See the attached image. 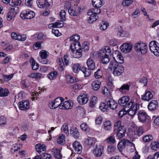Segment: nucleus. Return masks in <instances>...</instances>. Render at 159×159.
Segmentation results:
<instances>
[{"label": "nucleus", "mask_w": 159, "mask_h": 159, "mask_svg": "<svg viewBox=\"0 0 159 159\" xmlns=\"http://www.w3.org/2000/svg\"><path fill=\"white\" fill-rule=\"evenodd\" d=\"M65 135L62 134L59 136L57 140V142L58 144L63 145L65 143Z\"/></svg>", "instance_id": "nucleus-32"}, {"label": "nucleus", "mask_w": 159, "mask_h": 159, "mask_svg": "<svg viewBox=\"0 0 159 159\" xmlns=\"http://www.w3.org/2000/svg\"><path fill=\"white\" fill-rule=\"evenodd\" d=\"M39 60L40 62L43 64H47L50 63V62L47 59V58H41Z\"/></svg>", "instance_id": "nucleus-61"}, {"label": "nucleus", "mask_w": 159, "mask_h": 159, "mask_svg": "<svg viewBox=\"0 0 159 159\" xmlns=\"http://www.w3.org/2000/svg\"><path fill=\"white\" fill-rule=\"evenodd\" d=\"M87 13L88 15L90 16L88 20L89 23H92L98 19V17L97 15L93 14L92 12L89 11H88Z\"/></svg>", "instance_id": "nucleus-18"}, {"label": "nucleus", "mask_w": 159, "mask_h": 159, "mask_svg": "<svg viewBox=\"0 0 159 159\" xmlns=\"http://www.w3.org/2000/svg\"><path fill=\"white\" fill-rule=\"evenodd\" d=\"M108 26V23L106 21H102L100 27V30H105L107 29Z\"/></svg>", "instance_id": "nucleus-45"}, {"label": "nucleus", "mask_w": 159, "mask_h": 159, "mask_svg": "<svg viewBox=\"0 0 159 159\" xmlns=\"http://www.w3.org/2000/svg\"><path fill=\"white\" fill-rule=\"evenodd\" d=\"M128 109H125V108H123L118 113V116L120 117H122L124 115L126 114L127 113H128Z\"/></svg>", "instance_id": "nucleus-39"}, {"label": "nucleus", "mask_w": 159, "mask_h": 159, "mask_svg": "<svg viewBox=\"0 0 159 159\" xmlns=\"http://www.w3.org/2000/svg\"><path fill=\"white\" fill-rule=\"evenodd\" d=\"M126 131V130L125 126L122 125V126L119 127L118 129H117L116 135L118 138H122L125 135Z\"/></svg>", "instance_id": "nucleus-14"}, {"label": "nucleus", "mask_w": 159, "mask_h": 159, "mask_svg": "<svg viewBox=\"0 0 159 159\" xmlns=\"http://www.w3.org/2000/svg\"><path fill=\"white\" fill-rule=\"evenodd\" d=\"M49 54V52L45 50H42L39 52V55L41 58H47Z\"/></svg>", "instance_id": "nucleus-36"}, {"label": "nucleus", "mask_w": 159, "mask_h": 159, "mask_svg": "<svg viewBox=\"0 0 159 159\" xmlns=\"http://www.w3.org/2000/svg\"><path fill=\"white\" fill-rule=\"evenodd\" d=\"M116 147L114 146L109 145L107 148V151L109 154L115 151Z\"/></svg>", "instance_id": "nucleus-54"}, {"label": "nucleus", "mask_w": 159, "mask_h": 159, "mask_svg": "<svg viewBox=\"0 0 159 159\" xmlns=\"http://www.w3.org/2000/svg\"><path fill=\"white\" fill-rule=\"evenodd\" d=\"M141 45H143V46L142 47V46H141V47L139 52H141L142 54H145L147 52L148 49L147 46L145 43H141Z\"/></svg>", "instance_id": "nucleus-35"}, {"label": "nucleus", "mask_w": 159, "mask_h": 159, "mask_svg": "<svg viewBox=\"0 0 159 159\" xmlns=\"http://www.w3.org/2000/svg\"><path fill=\"white\" fill-rule=\"evenodd\" d=\"M70 133L71 135L75 139H77L79 137V134L76 129H70Z\"/></svg>", "instance_id": "nucleus-28"}, {"label": "nucleus", "mask_w": 159, "mask_h": 159, "mask_svg": "<svg viewBox=\"0 0 159 159\" xmlns=\"http://www.w3.org/2000/svg\"><path fill=\"white\" fill-rule=\"evenodd\" d=\"M35 16L34 12L29 10H24L22 11L20 16L23 19H31Z\"/></svg>", "instance_id": "nucleus-6"}, {"label": "nucleus", "mask_w": 159, "mask_h": 159, "mask_svg": "<svg viewBox=\"0 0 159 159\" xmlns=\"http://www.w3.org/2000/svg\"><path fill=\"white\" fill-rule=\"evenodd\" d=\"M91 69L89 68H87L84 67H82L81 69V71L84 74L85 77H88L91 75Z\"/></svg>", "instance_id": "nucleus-26"}, {"label": "nucleus", "mask_w": 159, "mask_h": 159, "mask_svg": "<svg viewBox=\"0 0 159 159\" xmlns=\"http://www.w3.org/2000/svg\"><path fill=\"white\" fill-rule=\"evenodd\" d=\"M100 7H94L89 10L88 11L92 12L93 14L98 15L100 14L101 12Z\"/></svg>", "instance_id": "nucleus-33"}, {"label": "nucleus", "mask_w": 159, "mask_h": 159, "mask_svg": "<svg viewBox=\"0 0 159 159\" xmlns=\"http://www.w3.org/2000/svg\"><path fill=\"white\" fill-rule=\"evenodd\" d=\"M80 39V36L78 34H75L70 37V39L72 42H71L70 48L72 52H73L74 50V47H75V48H76V42L79 40Z\"/></svg>", "instance_id": "nucleus-8"}, {"label": "nucleus", "mask_w": 159, "mask_h": 159, "mask_svg": "<svg viewBox=\"0 0 159 159\" xmlns=\"http://www.w3.org/2000/svg\"><path fill=\"white\" fill-rule=\"evenodd\" d=\"M7 122L6 118L3 116H0V125H4L6 124Z\"/></svg>", "instance_id": "nucleus-53"}, {"label": "nucleus", "mask_w": 159, "mask_h": 159, "mask_svg": "<svg viewBox=\"0 0 159 159\" xmlns=\"http://www.w3.org/2000/svg\"><path fill=\"white\" fill-rule=\"evenodd\" d=\"M52 152L54 156L58 159H61L62 155L61 153L60 150L58 149H53Z\"/></svg>", "instance_id": "nucleus-23"}, {"label": "nucleus", "mask_w": 159, "mask_h": 159, "mask_svg": "<svg viewBox=\"0 0 159 159\" xmlns=\"http://www.w3.org/2000/svg\"><path fill=\"white\" fill-rule=\"evenodd\" d=\"M81 128L85 131H87L89 130L88 127L86 124L84 123L82 124L80 126Z\"/></svg>", "instance_id": "nucleus-60"}, {"label": "nucleus", "mask_w": 159, "mask_h": 159, "mask_svg": "<svg viewBox=\"0 0 159 159\" xmlns=\"http://www.w3.org/2000/svg\"><path fill=\"white\" fill-rule=\"evenodd\" d=\"M73 147L77 153L80 154L82 152V148L79 142L77 141H75L73 143Z\"/></svg>", "instance_id": "nucleus-16"}, {"label": "nucleus", "mask_w": 159, "mask_h": 159, "mask_svg": "<svg viewBox=\"0 0 159 159\" xmlns=\"http://www.w3.org/2000/svg\"><path fill=\"white\" fill-rule=\"evenodd\" d=\"M139 43L138 42L135 44L134 48L135 51L137 52H139L140 50V49L141 48V46H142V47L143 46V45H141V43Z\"/></svg>", "instance_id": "nucleus-51"}, {"label": "nucleus", "mask_w": 159, "mask_h": 159, "mask_svg": "<svg viewBox=\"0 0 159 159\" xmlns=\"http://www.w3.org/2000/svg\"><path fill=\"white\" fill-rule=\"evenodd\" d=\"M61 129L64 131L67 134H69V130L68 125L66 124L65 123L61 128Z\"/></svg>", "instance_id": "nucleus-48"}, {"label": "nucleus", "mask_w": 159, "mask_h": 159, "mask_svg": "<svg viewBox=\"0 0 159 159\" xmlns=\"http://www.w3.org/2000/svg\"><path fill=\"white\" fill-rule=\"evenodd\" d=\"M45 0H37V3L38 6L40 8H43L45 7Z\"/></svg>", "instance_id": "nucleus-43"}, {"label": "nucleus", "mask_w": 159, "mask_h": 159, "mask_svg": "<svg viewBox=\"0 0 159 159\" xmlns=\"http://www.w3.org/2000/svg\"><path fill=\"white\" fill-rule=\"evenodd\" d=\"M153 137L151 134L145 136L143 138V141L145 142H148L153 139Z\"/></svg>", "instance_id": "nucleus-42"}, {"label": "nucleus", "mask_w": 159, "mask_h": 159, "mask_svg": "<svg viewBox=\"0 0 159 159\" xmlns=\"http://www.w3.org/2000/svg\"><path fill=\"white\" fill-rule=\"evenodd\" d=\"M138 115V119L140 121L144 123L148 121V116L145 112L140 111Z\"/></svg>", "instance_id": "nucleus-9"}, {"label": "nucleus", "mask_w": 159, "mask_h": 159, "mask_svg": "<svg viewBox=\"0 0 159 159\" xmlns=\"http://www.w3.org/2000/svg\"><path fill=\"white\" fill-rule=\"evenodd\" d=\"M62 21H57L54 23L55 27V28H61L64 25V22Z\"/></svg>", "instance_id": "nucleus-47"}, {"label": "nucleus", "mask_w": 159, "mask_h": 159, "mask_svg": "<svg viewBox=\"0 0 159 159\" xmlns=\"http://www.w3.org/2000/svg\"><path fill=\"white\" fill-rule=\"evenodd\" d=\"M68 12L70 15L73 16H76L80 14L79 11H76L71 7L69 8Z\"/></svg>", "instance_id": "nucleus-37"}, {"label": "nucleus", "mask_w": 159, "mask_h": 159, "mask_svg": "<svg viewBox=\"0 0 159 159\" xmlns=\"http://www.w3.org/2000/svg\"><path fill=\"white\" fill-rule=\"evenodd\" d=\"M88 100V98L86 95H80L77 98L78 102L81 104H86Z\"/></svg>", "instance_id": "nucleus-17"}, {"label": "nucleus", "mask_w": 159, "mask_h": 159, "mask_svg": "<svg viewBox=\"0 0 159 159\" xmlns=\"http://www.w3.org/2000/svg\"><path fill=\"white\" fill-rule=\"evenodd\" d=\"M139 82L143 84L144 86H145L147 84V79L145 77H143L139 80Z\"/></svg>", "instance_id": "nucleus-58"}, {"label": "nucleus", "mask_w": 159, "mask_h": 159, "mask_svg": "<svg viewBox=\"0 0 159 159\" xmlns=\"http://www.w3.org/2000/svg\"><path fill=\"white\" fill-rule=\"evenodd\" d=\"M97 98L95 96H93L91 99L89 106L91 107H93L96 103Z\"/></svg>", "instance_id": "nucleus-46"}, {"label": "nucleus", "mask_w": 159, "mask_h": 159, "mask_svg": "<svg viewBox=\"0 0 159 159\" xmlns=\"http://www.w3.org/2000/svg\"><path fill=\"white\" fill-rule=\"evenodd\" d=\"M121 54V53L120 52L117 50L113 52L112 54V56L114 59V61H116V59L118 58V57Z\"/></svg>", "instance_id": "nucleus-40"}, {"label": "nucleus", "mask_w": 159, "mask_h": 159, "mask_svg": "<svg viewBox=\"0 0 159 159\" xmlns=\"http://www.w3.org/2000/svg\"><path fill=\"white\" fill-rule=\"evenodd\" d=\"M84 144L89 148L92 146L93 147L94 145H96L95 140L92 138L89 137L85 141Z\"/></svg>", "instance_id": "nucleus-19"}, {"label": "nucleus", "mask_w": 159, "mask_h": 159, "mask_svg": "<svg viewBox=\"0 0 159 159\" xmlns=\"http://www.w3.org/2000/svg\"><path fill=\"white\" fill-rule=\"evenodd\" d=\"M42 42L39 41V42H37L35 43L33 46V48L35 50L39 49V48L41 47V43Z\"/></svg>", "instance_id": "nucleus-59"}, {"label": "nucleus", "mask_w": 159, "mask_h": 159, "mask_svg": "<svg viewBox=\"0 0 159 159\" xmlns=\"http://www.w3.org/2000/svg\"><path fill=\"white\" fill-rule=\"evenodd\" d=\"M57 75L56 71H53L51 72L48 75V77L50 80H53L56 78Z\"/></svg>", "instance_id": "nucleus-34"}, {"label": "nucleus", "mask_w": 159, "mask_h": 159, "mask_svg": "<svg viewBox=\"0 0 159 159\" xmlns=\"http://www.w3.org/2000/svg\"><path fill=\"white\" fill-rule=\"evenodd\" d=\"M102 93L105 95H110L111 92L110 90L107 88L105 87L103 90H102Z\"/></svg>", "instance_id": "nucleus-57"}, {"label": "nucleus", "mask_w": 159, "mask_h": 159, "mask_svg": "<svg viewBox=\"0 0 159 159\" xmlns=\"http://www.w3.org/2000/svg\"><path fill=\"white\" fill-rule=\"evenodd\" d=\"M19 108L20 109L24 110L29 108V101L28 100L22 101L18 103Z\"/></svg>", "instance_id": "nucleus-13"}, {"label": "nucleus", "mask_w": 159, "mask_h": 159, "mask_svg": "<svg viewBox=\"0 0 159 159\" xmlns=\"http://www.w3.org/2000/svg\"><path fill=\"white\" fill-rule=\"evenodd\" d=\"M93 148L94 150H93V153L96 156L100 157L103 153V147L100 146L98 148L97 144H96L95 145H94Z\"/></svg>", "instance_id": "nucleus-10"}, {"label": "nucleus", "mask_w": 159, "mask_h": 159, "mask_svg": "<svg viewBox=\"0 0 159 159\" xmlns=\"http://www.w3.org/2000/svg\"><path fill=\"white\" fill-rule=\"evenodd\" d=\"M87 64L88 68L91 70H93L95 67V64L93 60L91 59H89L87 61Z\"/></svg>", "instance_id": "nucleus-24"}, {"label": "nucleus", "mask_w": 159, "mask_h": 159, "mask_svg": "<svg viewBox=\"0 0 159 159\" xmlns=\"http://www.w3.org/2000/svg\"><path fill=\"white\" fill-rule=\"evenodd\" d=\"M103 125L104 129L106 130H109L111 128V122L109 120L105 121Z\"/></svg>", "instance_id": "nucleus-31"}, {"label": "nucleus", "mask_w": 159, "mask_h": 159, "mask_svg": "<svg viewBox=\"0 0 159 159\" xmlns=\"http://www.w3.org/2000/svg\"><path fill=\"white\" fill-rule=\"evenodd\" d=\"M148 109L150 111H154L158 108V102L156 100H152L148 104Z\"/></svg>", "instance_id": "nucleus-15"}, {"label": "nucleus", "mask_w": 159, "mask_h": 159, "mask_svg": "<svg viewBox=\"0 0 159 159\" xmlns=\"http://www.w3.org/2000/svg\"><path fill=\"white\" fill-rule=\"evenodd\" d=\"M43 159H52V157L50 154L45 153L43 157Z\"/></svg>", "instance_id": "nucleus-64"}, {"label": "nucleus", "mask_w": 159, "mask_h": 159, "mask_svg": "<svg viewBox=\"0 0 159 159\" xmlns=\"http://www.w3.org/2000/svg\"><path fill=\"white\" fill-rule=\"evenodd\" d=\"M9 93L8 90L6 88L4 89L2 87H0V96L6 97L8 95Z\"/></svg>", "instance_id": "nucleus-27"}, {"label": "nucleus", "mask_w": 159, "mask_h": 159, "mask_svg": "<svg viewBox=\"0 0 159 159\" xmlns=\"http://www.w3.org/2000/svg\"><path fill=\"white\" fill-rule=\"evenodd\" d=\"M111 51L109 47L105 46L99 51L98 56L103 64H106L109 62L111 57Z\"/></svg>", "instance_id": "nucleus-2"}, {"label": "nucleus", "mask_w": 159, "mask_h": 159, "mask_svg": "<svg viewBox=\"0 0 159 159\" xmlns=\"http://www.w3.org/2000/svg\"><path fill=\"white\" fill-rule=\"evenodd\" d=\"M82 68L79 64H74L72 66L73 71L74 73L77 74L79 71H81Z\"/></svg>", "instance_id": "nucleus-29"}, {"label": "nucleus", "mask_w": 159, "mask_h": 159, "mask_svg": "<svg viewBox=\"0 0 159 159\" xmlns=\"http://www.w3.org/2000/svg\"><path fill=\"white\" fill-rule=\"evenodd\" d=\"M72 106V103L70 102L69 101H66L63 103L61 108V109L68 110L71 109Z\"/></svg>", "instance_id": "nucleus-21"}, {"label": "nucleus", "mask_w": 159, "mask_h": 159, "mask_svg": "<svg viewBox=\"0 0 159 159\" xmlns=\"http://www.w3.org/2000/svg\"><path fill=\"white\" fill-rule=\"evenodd\" d=\"M129 85L127 84H124L122 85L121 88L119 89V90L123 92V91H128L129 90Z\"/></svg>", "instance_id": "nucleus-38"}, {"label": "nucleus", "mask_w": 159, "mask_h": 159, "mask_svg": "<svg viewBox=\"0 0 159 159\" xmlns=\"http://www.w3.org/2000/svg\"><path fill=\"white\" fill-rule=\"evenodd\" d=\"M158 43L155 41L151 42L149 44V48L151 51L153 50L157 46Z\"/></svg>", "instance_id": "nucleus-41"}, {"label": "nucleus", "mask_w": 159, "mask_h": 159, "mask_svg": "<svg viewBox=\"0 0 159 159\" xmlns=\"http://www.w3.org/2000/svg\"><path fill=\"white\" fill-rule=\"evenodd\" d=\"M136 134L139 136L142 135L143 133V130L142 127H139L136 129Z\"/></svg>", "instance_id": "nucleus-50"}, {"label": "nucleus", "mask_w": 159, "mask_h": 159, "mask_svg": "<svg viewBox=\"0 0 159 159\" xmlns=\"http://www.w3.org/2000/svg\"><path fill=\"white\" fill-rule=\"evenodd\" d=\"M132 143L128 139H122L118 145L117 148L121 152L123 149H124L126 146H128Z\"/></svg>", "instance_id": "nucleus-7"}, {"label": "nucleus", "mask_w": 159, "mask_h": 159, "mask_svg": "<svg viewBox=\"0 0 159 159\" xmlns=\"http://www.w3.org/2000/svg\"><path fill=\"white\" fill-rule=\"evenodd\" d=\"M109 68L112 71L113 74L115 76L121 75L124 71V66L119 64L117 61H111Z\"/></svg>", "instance_id": "nucleus-3"}, {"label": "nucleus", "mask_w": 159, "mask_h": 159, "mask_svg": "<svg viewBox=\"0 0 159 159\" xmlns=\"http://www.w3.org/2000/svg\"><path fill=\"white\" fill-rule=\"evenodd\" d=\"M101 82L98 80L93 81L91 84L92 89L94 90H98L100 88Z\"/></svg>", "instance_id": "nucleus-22"}, {"label": "nucleus", "mask_w": 159, "mask_h": 159, "mask_svg": "<svg viewBox=\"0 0 159 159\" xmlns=\"http://www.w3.org/2000/svg\"><path fill=\"white\" fill-rule=\"evenodd\" d=\"M13 74H11L10 75H3L2 76V78L3 79H4L6 81L7 80H11L12 78L13 77Z\"/></svg>", "instance_id": "nucleus-55"}, {"label": "nucleus", "mask_w": 159, "mask_h": 159, "mask_svg": "<svg viewBox=\"0 0 159 159\" xmlns=\"http://www.w3.org/2000/svg\"><path fill=\"white\" fill-rule=\"evenodd\" d=\"M21 2L20 0H11L10 2L9 5L11 6H17L20 5Z\"/></svg>", "instance_id": "nucleus-44"}, {"label": "nucleus", "mask_w": 159, "mask_h": 159, "mask_svg": "<svg viewBox=\"0 0 159 159\" xmlns=\"http://www.w3.org/2000/svg\"><path fill=\"white\" fill-rule=\"evenodd\" d=\"M31 65L32 69L33 70H37L39 67V64L35 62V61L33 59L31 61Z\"/></svg>", "instance_id": "nucleus-49"}, {"label": "nucleus", "mask_w": 159, "mask_h": 159, "mask_svg": "<svg viewBox=\"0 0 159 159\" xmlns=\"http://www.w3.org/2000/svg\"><path fill=\"white\" fill-rule=\"evenodd\" d=\"M153 97V95L149 91H146L145 93L142 98V100L144 101H149Z\"/></svg>", "instance_id": "nucleus-20"}, {"label": "nucleus", "mask_w": 159, "mask_h": 159, "mask_svg": "<svg viewBox=\"0 0 159 159\" xmlns=\"http://www.w3.org/2000/svg\"><path fill=\"white\" fill-rule=\"evenodd\" d=\"M129 101V97L124 96L120 98L118 102L121 106L125 107V109H128V114L131 116H134L136 113V111L139 109V105L137 103H134L132 100L130 102H128Z\"/></svg>", "instance_id": "nucleus-1"}, {"label": "nucleus", "mask_w": 159, "mask_h": 159, "mask_svg": "<svg viewBox=\"0 0 159 159\" xmlns=\"http://www.w3.org/2000/svg\"><path fill=\"white\" fill-rule=\"evenodd\" d=\"M133 45L131 43H124L120 47V49L122 52L127 53L130 51Z\"/></svg>", "instance_id": "nucleus-11"}, {"label": "nucleus", "mask_w": 159, "mask_h": 159, "mask_svg": "<svg viewBox=\"0 0 159 159\" xmlns=\"http://www.w3.org/2000/svg\"><path fill=\"white\" fill-rule=\"evenodd\" d=\"M92 3L94 7H101L102 5V0H92Z\"/></svg>", "instance_id": "nucleus-25"}, {"label": "nucleus", "mask_w": 159, "mask_h": 159, "mask_svg": "<svg viewBox=\"0 0 159 159\" xmlns=\"http://www.w3.org/2000/svg\"><path fill=\"white\" fill-rule=\"evenodd\" d=\"M106 102L110 109L112 110L116 109L117 107V103L113 99L111 98H107L106 100Z\"/></svg>", "instance_id": "nucleus-12"}, {"label": "nucleus", "mask_w": 159, "mask_h": 159, "mask_svg": "<svg viewBox=\"0 0 159 159\" xmlns=\"http://www.w3.org/2000/svg\"><path fill=\"white\" fill-rule=\"evenodd\" d=\"M19 7L16 6H12L10 9L7 15V19L8 20H11L13 17H15L19 12Z\"/></svg>", "instance_id": "nucleus-5"}, {"label": "nucleus", "mask_w": 159, "mask_h": 159, "mask_svg": "<svg viewBox=\"0 0 159 159\" xmlns=\"http://www.w3.org/2000/svg\"><path fill=\"white\" fill-rule=\"evenodd\" d=\"M109 43L110 45L114 46L117 44V41L115 39H112L110 40Z\"/></svg>", "instance_id": "nucleus-63"}, {"label": "nucleus", "mask_w": 159, "mask_h": 159, "mask_svg": "<svg viewBox=\"0 0 159 159\" xmlns=\"http://www.w3.org/2000/svg\"><path fill=\"white\" fill-rule=\"evenodd\" d=\"M74 51L73 52L72 51V52L75 54V57L76 58H79L81 57L82 55V49L80 48V49H77L76 48H75V47L74 48Z\"/></svg>", "instance_id": "nucleus-30"}, {"label": "nucleus", "mask_w": 159, "mask_h": 159, "mask_svg": "<svg viewBox=\"0 0 159 159\" xmlns=\"http://www.w3.org/2000/svg\"><path fill=\"white\" fill-rule=\"evenodd\" d=\"M151 52L156 56H159V47L157 45Z\"/></svg>", "instance_id": "nucleus-52"}, {"label": "nucleus", "mask_w": 159, "mask_h": 159, "mask_svg": "<svg viewBox=\"0 0 159 159\" xmlns=\"http://www.w3.org/2000/svg\"><path fill=\"white\" fill-rule=\"evenodd\" d=\"M64 100V98L62 97H57L54 101H52L51 103H49L48 106L52 109H56L58 107L61 109V107L62 105L61 103Z\"/></svg>", "instance_id": "nucleus-4"}, {"label": "nucleus", "mask_w": 159, "mask_h": 159, "mask_svg": "<svg viewBox=\"0 0 159 159\" xmlns=\"http://www.w3.org/2000/svg\"><path fill=\"white\" fill-rule=\"evenodd\" d=\"M107 142L114 143L115 142V139L113 136H111L107 139Z\"/></svg>", "instance_id": "nucleus-62"}, {"label": "nucleus", "mask_w": 159, "mask_h": 159, "mask_svg": "<svg viewBox=\"0 0 159 159\" xmlns=\"http://www.w3.org/2000/svg\"><path fill=\"white\" fill-rule=\"evenodd\" d=\"M66 13L64 10H61L60 13V16L62 20H65L66 19L65 16Z\"/></svg>", "instance_id": "nucleus-56"}]
</instances>
